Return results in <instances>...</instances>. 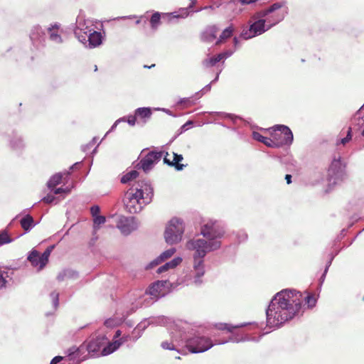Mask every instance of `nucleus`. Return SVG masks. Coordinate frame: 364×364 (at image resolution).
<instances>
[{
	"label": "nucleus",
	"instance_id": "1",
	"mask_svg": "<svg viewBox=\"0 0 364 364\" xmlns=\"http://www.w3.org/2000/svg\"><path fill=\"white\" fill-rule=\"evenodd\" d=\"M315 294H305L295 290H283L277 293L267 311V322L279 325L291 319L305 306L313 308L316 304Z\"/></svg>",
	"mask_w": 364,
	"mask_h": 364
},
{
	"label": "nucleus",
	"instance_id": "2",
	"mask_svg": "<svg viewBox=\"0 0 364 364\" xmlns=\"http://www.w3.org/2000/svg\"><path fill=\"white\" fill-rule=\"evenodd\" d=\"M153 196V188L150 183L146 181H139L124 193L123 198L124 208L129 213H139L143 205L151 200Z\"/></svg>",
	"mask_w": 364,
	"mask_h": 364
},
{
	"label": "nucleus",
	"instance_id": "3",
	"mask_svg": "<svg viewBox=\"0 0 364 364\" xmlns=\"http://www.w3.org/2000/svg\"><path fill=\"white\" fill-rule=\"evenodd\" d=\"M221 245L220 241L208 242L203 239L189 240L186 246L190 250H195L194 260L203 258L206 253L218 249Z\"/></svg>",
	"mask_w": 364,
	"mask_h": 364
},
{
	"label": "nucleus",
	"instance_id": "4",
	"mask_svg": "<svg viewBox=\"0 0 364 364\" xmlns=\"http://www.w3.org/2000/svg\"><path fill=\"white\" fill-rule=\"evenodd\" d=\"M273 17L274 19L272 22L269 21L268 18L259 19L255 21L252 24L250 25L248 31L242 32V36L244 37V38L248 39L263 33L265 31L269 29L272 26L283 20L284 18V13L277 14Z\"/></svg>",
	"mask_w": 364,
	"mask_h": 364
},
{
	"label": "nucleus",
	"instance_id": "5",
	"mask_svg": "<svg viewBox=\"0 0 364 364\" xmlns=\"http://www.w3.org/2000/svg\"><path fill=\"white\" fill-rule=\"evenodd\" d=\"M272 136V147H281L289 145L293 141V134L291 129L285 125L277 124L269 129Z\"/></svg>",
	"mask_w": 364,
	"mask_h": 364
},
{
	"label": "nucleus",
	"instance_id": "6",
	"mask_svg": "<svg viewBox=\"0 0 364 364\" xmlns=\"http://www.w3.org/2000/svg\"><path fill=\"white\" fill-rule=\"evenodd\" d=\"M184 232L182 220L178 218H172L166 228L164 232L165 240L170 245L176 244L181 240Z\"/></svg>",
	"mask_w": 364,
	"mask_h": 364
},
{
	"label": "nucleus",
	"instance_id": "7",
	"mask_svg": "<svg viewBox=\"0 0 364 364\" xmlns=\"http://www.w3.org/2000/svg\"><path fill=\"white\" fill-rule=\"evenodd\" d=\"M186 348L192 353H203L213 346L212 340L206 336H193L186 341Z\"/></svg>",
	"mask_w": 364,
	"mask_h": 364
},
{
	"label": "nucleus",
	"instance_id": "8",
	"mask_svg": "<svg viewBox=\"0 0 364 364\" xmlns=\"http://www.w3.org/2000/svg\"><path fill=\"white\" fill-rule=\"evenodd\" d=\"M107 338L105 336H99L96 338L90 341L88 344L81 345L75 351H70L68 356L70 359L75 358L79 356L80 353L84 350H87L89 353H97L101 347L107 342ZM71 350V349L70 350Z\"/></svg>",
	"mask_w": 364,
	"mask_h": 364
},
{
	"label": "nucleus",
	"instance_id": "9",
	"mask_svg": "<svg viewBox=\"0 0 364 364\" xmlns=\"http://www.w3.org/2000/svg\"><path fill=\"white\" fill-rule=\"evenodd\" d=\"M201 234L208 242L219 241L224 231L222 227L216 222H208L201 227Z\"/></svg>",
	"mask_w": 364,
	"mask_h": 364
},
{
	"label": "nucleus",
	"instance_id": "10",
	"mask_svg": "<svg viewBox=\"0 0 364 364\" xmlns=\"http://www.w3.org/2000/svg\"><path fill=\"white\" fill-rule=\"evenodd\" d=\"M53 248V246L48 247L41 255H40L37 250H33L29 254L28 260L33 267H38L39 269H42L48 263V258Z\"/></svg>",
	"mask_w": 364,
	"mask_h": 364
},
{
	"label": "nucleus",
	"instance_id": "11",
	"mask_svg": "<svg viewBox=\"0 0 364 364\" xmlns=\"http://www.w3.org/2000/svg\"><path fill=\"white\" fill-rule=\"evenodd\" d=\"M170 283L168 281H156L152 283L146 290V294L153 298H159L165 296L169 291Z\"/></svg>",
	"mask_w": 364,
	"mask_h": 364
},
{
	"label": "nucleus",
	"instance_id": "12",
	"mask_svg": "<svg viewBox=\"0 0 364 364\" xmlns=\"http://www.w3.org/2000/svg\"><path fill=\"white\" fill-rule=\"evenodd\" d=\"M163 156V152L162 151H150L149 152L144 158H143L140 161V166L141 168L144 171H147L150 170L153 165L158 163L161 157Z\"/></svg>",
	"mask_w": 364,
	"mask_h": 364
},
{
	"label": "nucleus",
	"instance_id": "13",
	"mask_svg": "<svg viewBox=\"0 0 364 364\" xmlns=\"http://www.w3.org/2000/svg\"><path fill=\"white\" fill-rule=\"evenodd\" d=\"M219 28L215 25L208 26L200 34V39L204 42L210 43L216 38Z\"/></svg>",
	"mask_w": 364,
	"mask_h": 364
},
{
	"label": "nucleus",
	"instance_id": "14",
	"mask_svg": "<svg viewBox=\"0 0 364 364\" xmlns=\"http://www.w3.org/2000/svg\"><path fill=\"white\" fill-rule=\"evenodd\" d=\"M173 159L172 161H170L167 159V156H166L164 159V162L170 166H173L177 171H181L183 169L186 165L181 164L180 162L183 159V157L181 154H177L176 153H173ZM168 155V153H166Z\"/></svg>",
	"mask_w": 364,
	"mask_h": 364
},
{
	"label": "nucleus",
	"instance_id": "15",
	"mask_svg": "<svg viewBox=\"0 0 364 364\" xmlns=\"http://www.w3.org/2000/svg\"><path fill=\"white\" fill-rule=\"evenodd\" d=\"M231 55V53L223 52L218 54L215 56L211 57L208 59H206L203 61V64L206 67H213L217 63L220 62L223 59H225Z\"/></svg>",
	"mask_w": 364,
	"mask_h": 364
},
{
	"label": "nucleus",
	"instance_id": "16",
	"mask_svg": "<svg viewBox=\"0 0 364 364\" xmlns=\"http://www.w3.org/2000/svg\"><path fill=\"white\" fill-rule=\"evenodd\" d=\"M135 114L143 123H146V120L149 119L151 116V110L150 108L141 107L138 108L135 111Z\"/></svg>",
	"mask_w": 364,
	"mask_h": 364
},
{
	"label": "nucleus",
	"instance_id": "17",
	"mask_svg": "<svg viewBox=\"0 0 364 364\" xmlns=\"http://www.w3.org/2000/svg\"><path fill=\"white\" fill-rule=\"evenodd\" d=\"M181 261H182V259L180 257L174 258L171 261L166 262L165 264L161 266L157 269V273L161 274V273L168 271L170 269H173V268L176 267V266H178L181 262Z\"/></svg>",
	"mask_w": 364,
	"mask_h": 364
},
{
	"label": "nucleus",
	"instance_id": "18",
	"mask_svg": "<svg viewBox=\"0 0 364 364\" xmlns=\"http://www.w3.org/2000/svg\"><path fill=\"white\" fill-rule=\"evenodd\" d=\"M89 44L91 47H97L102 43V35L100 32L93 31L88 36Z\"/></svg>",
	"mask_w": 364,
	"mask_h": 364
},
{
	"label": "nucleus",
	"instance_id": "19",
	"mask_svg": "<svg viewBox=\"0 0 364 364\" xmlns=\"http://www.w3.org/2000/svg\"><path fill=\"white\" fill-rule=\"evenodd\" d=\"M283 3H275L273 4L269 9L257 13V18H263L268 16L269 14L273 13L276 10H278L284 6Z\"/></svg>",
	"mask_w": 364,
	"mask_h": 364
},
{
	"label": "nucleus",
	"instance_id": "20",
	"mask_svg": "<svg viewBox=\"0 0 364 364\" xmlns=\"http://www.w3.org/2000/svg\"><path fill=\"white\" fill-rule=\"evenodd\" d=\"M234 27L232 25H230L228 28H226L222 33L220 35L218 40L216 41L215 45H220L223 41L230 38L232 36L234 31Z\"/></svg>",
	"mask_w": 364,
	"mask_h": 364
},
{
	"label": "nucleus",
	"instance_id": "21",
	"mask_svg": "<svg viewBox=\"0 0 364 364\" xmlns=\"http://www.w3.org/2000/svg\"><path fill=\"white\" fill-rule=\"evenodd\" d=\"M122 344L119 341H115L112 343H109L107 346L103 348L102 354L103 355H109L116 350Z\"/></svg>",
	"mask_w": 364,
	"mask_h": 364
},
{
	"label": "nucleus",
	"instance_id": "22",
	"mask_svg": "<svg viewBox=\"0 0 364 364\" xmlns=\"http://www.w3.org/2000/svg\"><path fill=\"white\" fill-rule=\"evenodd\" d=\"M122 344L119 341H115L112 343H109L107 346L103 348L102 354L103 355H109L116 350Z\"/></svg>",
	"mask_w": 364,
	"mask_h": 364
},
{
	"label": "nucleus",
	"instance_id": "23",
	"mask_svg": "<svg viewBox=\"0 0 364 364\" xmlns=\"http://www.w3.org/2000/svg\"><path fill=\"white\" fill-rule=\"evenodd\" d=\"M63 180V174L61 173H58L53 175L48 181V187L49 188H54L55 186L59 185Z\"/></svg>",
	"mask_w": 364,
	"mask_h": 364
},
{
	"label": "nucleus",
	"instance_id": "24",
	"mask_svg": "<svg viewBox=\"0 0 364 364\" xmlns=\"http://www.w3.org/2000/svg\"><path fill=\"white\" fill-rule=\"evenodd\" d=\"M33 222H34V220H33V217L31 216L30 215H26L25 217H23L21 220L20 223H21V228L25 231H28L33 226Z\"/></svg>",
	"mask_w": 364,
	"mask_h": 364
},
{
	"label": "nucleus",
	"instance_id": "25",
	"mask_svg": "<svg viewBox=\"0 0 364 364\" xmlns=\"http://www.w3.org/2000/svg\"><path fill=\"white\" fill-rule=\"evenodd\" d=\"M252 136H253L254 139L264 144L266 146H267L269 147H272V146L271 144H272V136L270 138H268V137L262 136L261 134H259V132H254L252 133Z\"/></svg>",
	"mask_w": 364,
	"mask_h": 364
},
{
	"label": "nucleus",
	"instance_id": "26",
	"mask_svg": "<svg viewBox=\"0 0 364 364\" xmlns=\"http://www.w3.org/2000/svg\"><path fill=\"white\" fill-rule=\"evenodd\" d=\"M176 252V249L172 247L160 255V256L154 261L156 264L170 258Z\"/></svg>",
	"mask_w": 364,
	"mask_h": 364
},
{
	"label": "nucleus",
	"instance_id": "27",
	"mask_svg": "<svg viewBox=\"0 0 364 364\" xmlns=\"http://www.w3.org/2000/svg\"><path fill=\"white\" fill-rule=\"evenodd\" d=\"M136 119H137V116L136 115V114L134 115L129 116L127 119L125 117L119 119L117 120L115 122V123L113 124V126L112 127V130H113L117 127V124L121 121L127 122L129 125L134 126L136 122Z\"/></svg>",
	"mask_w": 364,
	"mask_h": 364
},
{
	"label": "nucleus",
	"instance_id": "28",
	"mask_svg": "<svg viewBox=\"0 0 364 364\" xmlns=\"http://www.w3.org/2000/svg\"><path fill=\"white\" fill-rule=\"evenodd\" d=\"M139 176V173L136 171H131L124 175L121 178L122 183H127L132 180L136 179Z\"/></svg>",
	"mask_w": 364,
	"mask_h": 364
},
{
	"label": "nucleus",
	"instance_id": "29",
	"mask_svg": "<svg viewBox=\"0 0 364 364\" xmlns=\"http://www.w3.org/2000/svg\"><path fill=\"white\" fill-rule=\"evenodd\" d=\"M9 277V272L4 268L0 267V287H6L7 284V278Z\"/></svg>",
	"mask_w": 364,
	"mask_h": 364
},
{
	"label": "nucleus",
	"instance_id": "30",
	"mask_svg": "<svg viewBox=\"0 0 364 364\" xmlns=\"http://www.w3.org/2000/svg\"><path fill=\"white\" fill-rule=\"evenodd\" d=\"M160 19H161V15L159 13L156 12L154 13L150 19V23L154 29H156L160 23Z\"/></svg>",
	"mask_w": 364,
	"mask_h": 364
},
{
	"label": "nucleus",
	"instance_id": "31",
	"mask_svg": "<svg viewBox=\"0 0 364 364\" xmlns=\"http://www.w3.org/2000/svg\"><path fill=\"white\" fill-rule=\"evenodd\" d=\"M203 262L202 259L195 260L194 267L196 269V274H197L198 277H200L204 274Z\"/></svg>",
	"mask_w": 364,
	"mask_h": 364
},
{
	"label": "nucleus",
	"instance_id": "32",
	"mask_svg": "<svg viewBox=\"0 0 364 364\" xmlns=\"http://www.w3.org/2000/svg\"><path fill=\"white\" fill-rule=\"evenodd\" d=\"M11 242V239L6 231L0 232V245L8 244Z\"/></svg>",
	"mask_w": 364,
	"mask_h": 364
},
{
	"label": "nucleus",
	"instance_id": "33",
	"mask_svg": "<svg viewBox=\"0 0 364 364\" xmlns=\"http://www.w3.org/2000/svg\"><path fill=\"white\" fill-rule=\"evenodd\" d=\"M340 161L339 160H333L331 163V165L328 169V174H336V172L337 171L338 168H340Z\"/></svg>",
	"mask_w": 364,
	"mask_h": 364
},
{
	"label": "nucleus",
	"instance_id": "34",
	"mask_svg": "<svg viewBox=\"0 0 364 364\" xmlns=\"http://www.w3.org/2000/svg\"><path fill=\"white\" fill-rule=\"evenodd\" d=\"M106 221V218L105 216L98 215L94 218V225L95 229H97L96 226H99L100 225L104 224Z\"/></svg>",
	"mask_w": 364,
	"mask_h": 364
},
{
	"label": "nucleus",
	"instance_id": "35",
	"mask_svg": "<svg viewBox=\"0 0 364 364\" xmlns=\"http://www.w3.org/2000/svg\"><path fill=\"white\" fill-rule=\"evenodd\" d=\"M50 296L53 299V306L55 309H57L59 304V299H58V294L56 292H52L50 294Z\"/></svg>",
	"mask_w": 364,
	"mask_h": 364
},
{
	"label": "nucleus",
	"instance_id": "36",
	"mask_svg": "<svg viewBox=\"0 0 364 364\" xmlns=\"http://www.w3.org/2000/svg\"><path fill=\"white\" fill-rule=\"evenodd\" d=\"M351 132H352V129L350 127L348 128V133H347V136L342 139L341 141V143L343 145H345L346 143H348L352 138V134H351Z\"/></svg>",
	"mask_w": 364,
	"mask_h": 364
},
{
	"label": "nucleus",
	"instance_id": "37",
	"mask_svg": "<svg viewBox=\"0 0 364 364\" xmlns=\"http://www.w3.org/2000/svg\"><path fill=\"white\" fill-rule=\"evenodd\" d=\"M161 347L166 350H175L173 344L168 341L162 342Z\"/></svg>",
	"mask_w": 364,
	"mask_h": 364
},
{
	"label": "nucleus",
	"instance_id": "38",
	"mask_svg": "<svg viewBox=\"0 0 364 364\" xmlns=\"http://www.w3.org/2000/svg\"><path fill=\"white\" fill-rule=\"evenodd\" d=\"M221 326H223V327H220V329H225L227 330L228 331H230V332H232L233 331V329L235 328H238L239 326H231V325H229V324H227V323H225V324H222Z\"/></svg>",
	"mask_w": 364,
	"mask_h": 364
},
{
	"label": "nucleus",
	"instance_id": "39",
	"mask_svg": "<svg viewBox=\"0 0 364 364\" xmlns=\"http://www.w3.org/2000/svg\"><path fill=\"white\" fill-rule=\"evenodd\" d=\"M50 38L52 41H56V42H61V37L55 33H51L50 35Z\"/></svg>",
	"mask_w": 364,
	"mask_h": 364
},
{
	"label": "nucleus",
	"instance_id": "40",
	"mask_svg": "<svg viewBox=\"0 0 364 364\" xmlns=\"http://www.w3.org/2000/svg\"><path fill=\"white\" fill-rule=\"evenodd\" d=\"M55 199V197L52 195H48L43 198V201L46 203H51Z\"/></svg>",
	"mask_w": 364,
	"mask_h": 364
},
{
	"label": "nucleus",
	"instance_id": "41",
	"mask_svg": "<svg viewBox=\"0 0 364 364\" xmlns=\"http://www.w3.org/2000/svg\"><path fill=\"white\" fill-rule=\"evenodd\" d=\"M100 210L99 206L95 205V206H92L91 208V213H92V216L95 218L96 216H97V215L100 213Z\"/></svg>",
	"mask_w": 364,
	"mask_h": 364
},
{
	"label": "nucleus",
	"instance_id": "42",
	"mask_svg": "<svg viewBox=\"0 0 364 364\" xmlns=\"http://www.w3.org/2000/svg\"><path fill=\"white\" fill-rule=\"evenodd\" d=\"M63 359V358L62 356H55L51 360L50 364H57L59 362H60Z\"/></svg>",
	"mask_w": 364,
	"mask_h": 364
},
{
	"label": "nucleus",
	"instance_id": "43",
	"mask_svg": "<svg viewBox=\"0 0 364 364\" xmlns=\"http://www.w3.org/2000/svg\"><path fill=\"white\" fill-rule=\"evenodd\" d=\"M63 192H65V190L63 188H56V189L54 190V193L56 194V195L62 193Z\"/></svg>",
	"mask_w": 364,
	"mask_h": 364
},
{
	"label": "nucleus",
	"instance_id": "44",
	"mask_svg": "<svg viewBox=\"0 0 364 364\" xmlns=\"http://www.w3.org/2000/svg\"><path fill=\"white\" fill-rule=\"evenodd\" d=\"M285 179L287 181V184H290L291 183V176L289 174H287L285 176Z\"/></svg>",
	"mask_w": 364,
	"mask_h": 364
},
{
	"label": "nucleus",
	"instance_id": "45",
	"mask_svg": "<svg viewBox=\"0 0 364 364\" xmlns=\"http://www.w3.org/2000/svg\"><path fill=\"white\" fill-rule=\"evenodd\" d=\"M120 335H121V332H120V331L118 330L115 333L114 338H118Z\"/></svg>",
	"mask_w": 364,
	"mask_h": 364
},
{
	"label": "nucleus",
	"instance_id": "46",
	"mask_svg": "<svg viewBox=\"0 0 364 364\" xmlns=\"http://www.w3.org/2000/svg\"><path fill=\"white\" fill-rule=\"evenodd\" d=\"M181 102H193V100H191L190 98H187L181 100Z\"/></svg>",
	"mask_w": 364,
	"mask_h": 364
},
{
	"label": "nucleus",
	"instance_id": "47",
	"mask_svg": "<svg viewBox=\"0 0 364 364\" xmlns=\"http://www.w3.org/2000/svg\"><path fill=\"white\" fill-rule=\"evenodd\" d=\"M154 66H155V65H154V64H153V65H151V66L144 65V68H152V67H154Z\"/></svg>",
	"mask_w": 364,
	"mask_h": 364
},
{
	"label": "nucleus",
	"instance_id": "48",
	"mask_svg": "<svg viewBox=\"0 0 364 364\" xmlns=\"http://www.w3.org/2000/svg\"><path fill=\"white\" fill-rule=\"evenodd\" d=\"M192 124V122H187V123H186L183 127H186V125H188V124Z\"/></svg>",
	"mask_w": 364,
	"mask_h": 364
},
{
	"label": "nucleus",
	"instance_id": "49",
	"mask_svg": "<svg viewBox=\"0 0 364 364\" xmlns=\"http://www.w3.org/2000/svg\"><path fill=\"white\" fill-rule=\"evenodd\" d=\"M94 69L95 71L97 70V65H95V67H94Z\"/></svg>",
	"mask_w": 364,
	"mask_h": 364
},
{
	"label": "nucleus",
	"instance_id": "50",
	"mask_svg": "<svg viewBox=\"0 0 364 364\" xmlns=\"http://www.w3.org/2000/svg\"><path fill=\"white\" fill-rule=\"evenodd\" d=\"M94 69L95 71L97 70V65H95V67H94Z\"/></svg>",
	"mask_w": 364,
	"mask_h": 364
},
{
	"label": "nucleus",
	"instance_id": "51",
	"mask_svg": "<svg viewBox=\"0 0 364 364\" xmlns=\"http://www.w3.org/2000/svg\"><path fill=\"white\" fill-rule=\"evenodd\" d=\"M362 135L364 136V128L363 130L362 131Z\"/></svg>",
	"mask_w": 364,
	"mask_h": 364
}]
</instances>
